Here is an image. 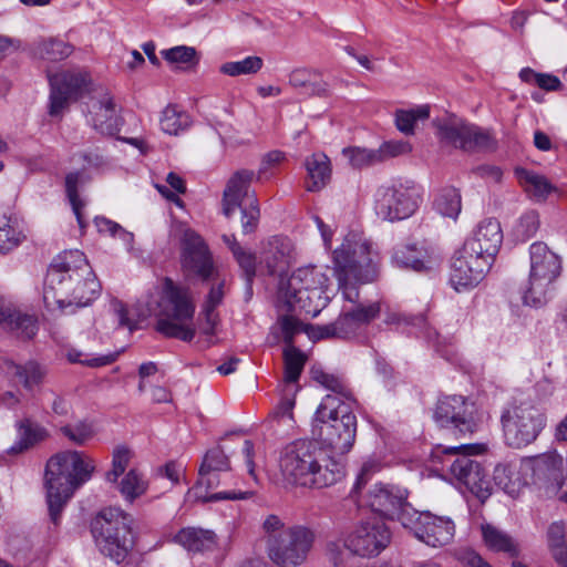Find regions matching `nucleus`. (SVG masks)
I'll return each instance as SVG.
<instances>
[{
  "label": "nucleus",
  "instance_id": "obj_1",
  "mask_svg": "<svg viewBox=\"0 0 567 567\" xmlns=\"http://www.w3.org/2000/svg\"><path fill=\"white\" fill-rule=\"evenodd\" d=\"M94 472V460L82 451H62L48 460L44 487L51 524L50 532L58 530L68 502L78 488L92 478Z\"/></svg>",
  "mask_w": 567,
  "mask_h": 567
},
{
  "label": "nucleus",
  "instance_id": "obj_2",
  "mask_svg": "<svg viewBox=\"0 0 567 567\" xmlns=\"http://www.w3.org/2000/svg\"><path fill=\"white\" fill-rule=\"evenodd\" d=\"M503 243L496 219L481 221L452 258L450 282L456 291L476 287L489 271Z\"/></svg>",
  "mask_w": 567,
  "mask_h": 567
},
{
  "label": "nucleus",
  "instance_id": "obj_3",
  "mask_svg": "<svg viewBox=\"0 0 567 567\" xmlns=\"http://www.w3.org/2000/svg\"><path fill=\"white\" fill-rule=\"evenodd\" d=\"M279 467L287 483L302 487H328L344 475L343 465L309 440L289 443L281 451Z\"/></svg>",
  "mask_w": 567,
  "mask_h": 567
},
{
  "label": "nucleus",
  "instance_id": "obj_4",
  "mask_svg": "<svg viewBox=\"0 0 567 567\" xmlns=\"http://www.w3.org/2000/svg\"><path fill=\"white\" fill-rule=\"evenodd\" d=\"M334 271L342 289L343 297L355 302L359 292L353 284L370 282L378 276L379 256L373 250L372 243L352 234L333 254Z\"/></svg>",
  "mask_w": 567,
  "mask_h": 567
},
{
  "label": "nucleus",
  "instance_id": "obj_5",
  "mask_svg": "<svg viewBox=\"0 0 567 567\" xmlns=\"http://www.w3.org/2000/svg\"><path fill=\"white\" fill-rule=\"evenodd\" d=\"M156 303V331L167 338H175L184 342L194 339L196 328L194 323L195 302L189 290L165 278Z\"/></svg>",
  "mask_w": 567,
  "mask_h": 567
},
{
  "label": "nucleus",
  "instance_id": "obj_6",
  "mask_svg": "<svg viewBox=\"0 0 567 567\" xmlns=\"http://www.w3.org/2000/svg\"><path fill=\"white\" fill-rule=\"evenodd\" d=\"M328 276L322 267L307 266L298 268L287 281L281 280L279 300L288 311L317 317L330 300Z\"/></svg>",
  "mask_w": 567,
  "mask_h": 567
},
{
  "label": "nucleus",
  "instance_id": "obj_7",
  "mask_svg": "<svg viewBox=\"0 0 567 567\" xmlns=\"http://www.w3.org/2000/svg\"><path fill=\"white\" fill-rule=\"evenodd\" d=\"M353 405L338 395H326L316 411L315 434L334 454H346L353 446L357 433Z\"/></svg>",
  "mask_w": 567,
  "mask_h": 567
},
{
  "label": "nucleus",
  "instance_id": "obj_8",
  "mask_svg": "<svg viewBox=\"0 0 567 567\" xmlns=\"http://www.w3.org/2000/svg\"><path fill=\"white\" fill-rule=\"evenodd\" d=\"M131 515L120 508L101 509L91 520V533L100 551L121 563L134 545Z\"/></svg>",
  "mask_w": 567,
  "mask_h": 567
},
{
  "label": "nucleus",
  "instance_id": "obj_9",
  "mask_svg": "<svg viewBox=\"0 0 567 567\" xmlns=\"http://www.w3.org/2000/svg\"><path fill=\"white\" fill-rule=\"evenodd\" d=\"M505 442L520 449L535 442L547 423L545 411L530 401L509 404L501 414Z\"/></svg>",
  "mask_w": 567,
  "mask_h": 567
},
{
  "label": "nucleus",
  "instance_id": "obj_10",
  "mask_svg": "<svg viewBox=\"0 0 567 567\" xmlns=\"http://www.w3.org/2000/svg\"><path fill=\"white\" fill-rule=\"evenodd\" d=\"M530 272L528 286L523 292V302L542 307L547 302L550 285L560 274L561 261L545 243H534L529 248Z\"/></svg>",
  "mask_w": 567,
  "mask_h": 567
},
{
  "label": "nucleus",
  "instance_id": "obj_11",
  "mask_svg": "<svg viewBox=\"0 0 567 567\" xmlns=\"http://www.w3.org/2000/svg\"><path fill=\"white\" fill-rule=\"evenodd\" d=\"M482 447L476 444H463L453 447L437 446L433 452V458L440 454L455 456L450 464L451 474L480 501L484 502L492 494V484L482 465L470 456L478 454Z\"/></svg>",
  "mask_w": 567,
  "mask_h": 567
},
{
  "label": "nucleus",
  "instance_id": "obj_12",
  "mask_svg": "<svg viewBox=\"0 0 567 567\" xmlns=\"http://www.w3.org/2000/svg\"><path fill=\"white\" fill-rule=\"evenodd\" d=\"M315 542L313 532L301 525L282 529L266 540L269 559L279 567H298L302 565Z\"/></svg>",
  "mask_w": 567,
  "mask_h": 567
},
{
  "label": "nucleus",
  "instance_id": "obj_13",
  "mask_svg": "<svg viewBox=\"0 0 567 567\" xmlns=\"http://www.w3.org/2000/svg\"><path fill=\"white\" fill-rule=\"evenodd\" d=\"M436 137L443 146L463 151L492 150L495 141L488 131L451 115L434 122Z\"/></svg>",
  "mask_w": 567,
  "mask_h": 567
},
{
  "label": "nucleus",
  "instance_id": "obj_14",
  "mask_svg": "<svg viewBox=\"0 0 567 567\" xmlns=\"http://www.w3.org/2000/svg\"><path fill=\"white\" fill-rule=\"evenodd\" d=\"M87 122L101 134L116 136L117 140L126 142L134 147L142 150V140L138 137L118 136L117 133L123 124L120 107L111 92L99 86L95 94L90 96L87 102Z\"/></svg>",
  "mask_w": 567,
  "mask_h": 567
},
{
  "label": "nucleus",
  "instance_id": "obj_15",
  "mask_svg": "<svg viewBox=\"0 0 567 567\" xmlns=\"http://www.w3.org/2000/svg\"><path fill=\"white\" fill-rule=\"evenodd\" d=\"M417 199V189L413 183L382 185L374 195V210L383 220H402L414 214L419 205Z\"/></svg>",
  "mask_w": 567,
  "mask_h": 567
},
{
  "label": "nucleus",
  "instance_id": "obj_16",
  "mask_svg": "<svg viewBox=\"0 0 567 567\" xmlns=\"http://www.w3.org/2000/svg\"><path fill=\"white\" fill-rule=\"evenodd\" d=\"M402 526L427 546L439 548L450 544L455 534L453 520L430 512L406 508L402 515Z\"/></svg>",
  "mask_w": 567,
  "mask_h": 567
},
{
  "label": "nucleus",
  "instance_id": "obj_17",
  "mask_svg": "<svg viewBox=\"0 0 567 567\" xmlns=\"http://www.w3.org/2000/svg\"><path fill=\"white\" fill-rule=\"evenodd\" d=\"M434 421L441 427L472 434L483 422V413L475 403L462 395H449L437 401Z\"/></svg>",
  "mask_w": 567,
  "mask_h": 567
},
{
  "label": "nucleus",
  "instance_id": "obj_18",
  "mask_svg": "<svg viewBox=\"0 0 567 567\" xmlns=\"http://www.w3.org/2000/svg\"><path fill=\"white\" fill-rule=\"evenodd\" d=\"M51 85L50 115H59L70 102L76 101L85 93L95 94V85L85 70H68L49 78Z\"/></svg>",
  "mask_w": 567,
  "mask_h": 567
},
{
  "label": "nucleus",
  "instance_id": "obj_19",
  "mask_svg": "<svg viewBox=\"0 0 567 567\" xmlns=\"http://www.w3.org/2000/svg\"><path fill=\"white\" fill-rule=\"evenodd\" d=\"M91 274L92 268L82 251L78 249L63 251L48 270L43 289L44 302H50L51 292L55 290L56 286H61L62 293L66 292L74 278Z\"/></svg>",
  "mask_w": 567,
  "mask_h": 567
},
{
  "label": "nucleus",
  "instance_id": "obj_20",
  "mask_svg": "<svg viewBox=\"0 0 567 567\" xmlns=\"http://www.w3.org/2000/svg\"><path fill=\"white\" fill-rule=\"evenodd\" d=\"M391 540L385 523L373 518L363 522L349 536V547L360 557L377 556Z\"/></svg>",
  "mask_w": 567,
  "mask_h": 567
},
{
  "label": "nucleus",
  "instance_id": "obj_21",
  "mask_svg": "<svg viewBox=\"0 0 567 567\" xmlns=\"http://www.w3.org/2000/svg\"><path fill=\"white\" fill-rule=\"evenodd\" d=\"M534 476L547 497L557 496L567 504V491L558 494L567 478V462L557 453H547L535 460Z\"/></svg>",
  "mask_w": 567,
  "mask_h": 567
},
{
  "label": "nucleus",
  "instance_id": "obj_22",
  "mask_svg": "<svg viewBox=\"0 0 567 567\" xmlns=\"http://www.w3.org/2000/svg\"><path fill=\"white\" fill-rule=\"evenodd\" d=\"M182 246L183 267L203 279H208L214 267L212 255L204 239L196 231L186 229L183 235Z\"/></svg>",
  "mask_w": 567,
  "mask_h": 567
},
{
  "label": "nucleus",
  "instance_id": "obj_23",
  "mask_svg": "<svg viewBox=\"0 0 567 567\" xmlns=\"http://www.w3.org/2000/svg\"><path fill=\"white\" fill-rule=\"evenodd\" d=\"M368 504L372 512L391 519H398L401 524L405 509L413 508L406 503V495L403 491L384 484H375L369 491Z\"/></svg>",
  "mask_w": 567,
  "mask_h": 567
},
{
  "label": "nucleus",
  "instance_id": "obj_24",
  "mask_svg": "<svg viewBox=\"0 0 567 567\" xmlns=\"http://www.w3.org/2000/svg\"><path fill=\"white\" fill-rule=\"evenodd\" d=\"M101 285L92 271L91 275H83L74 278L66 292H61V286H56L55 290L51 292L50 302L62 306L65 301L63 297H70L69 303H75L80 307L90 305L100 293Z\"/></svg>",
  "mask_w": 567,
  "mask_h": 567
},
{
  "label": "nucleus",
  "instance_id": "obj_25",
  "mask_svg": "<svg viewBox=\"0 0 567 567\" xmlns=\"http://www.w3.org/2000/svg\"><path fill=\"white\" fill-rule=\"evenodd\" d=\"M255 178L257 176L254 171L239 169L228 179L223 196V212L226 217H230L238 207L241 208L245 198L249 202V188Z\"/></svg>",
  "mask_w": 567,
  "mask_h": 567
},
{
  "label": "nucleus",
  "instance_id": "obj_26",
  "mask_svg": "<svg viewBox=\"0 0 567 567\" xmlns=\"http://www.w3.org/2000/svg\"><path fill=\"white\" fill-rule=\"evenodd\" d=\"M291 244L287 238L272 237L262 249L260 264L265 265L269 275H281L290 262Z\"/></svg>",
  "mask_w": 567,
  "mask_h": 567
},
{
  "label": "nucleus",
  "instance_id": "obj_27",
  "mask_svg": "<svg viewBox=\"0 0 567 567\" xmlns=\"http://www.w3.org/2000/svg\"><path fill=\"white\" fill-rule=\"evenodd\" d=\"M305 167L307 171V190L319 192L330 181L331 168L330 161L327 155L322 153H316L308 156L305 161Z\"/></svg>",
  "mask_w": 567,
  "mask_h": 567
},
{
  "label": "nucleus",
  "instance_id": "obj_28",
  "mask_svg": "<svg viewBox=\"0 0 567 567\" xmlns=\"http://www.w3.org/2000/svg\"><path fill=\"white\" fill-rule=\"evenodd\" d=\"M175 539L188 551L194 553L213 550L217 545L214 532L195 527L183 528Z\"/></svg>",
  "mask_w": 567,
  "mask_h": 567
},
{
  "label": "nucleus",
  "instance_id": "obj_29",
  "mask_svg": "<svg viewBox=\"0 0 567 567\" xmlns=\"http://www.w3.org/2000/svg\"><path fill=\"white\" fill-rule=\"evenodd\" d=\"M515 174L528 196L537 202L545 200L550 193L556 190V187L544 175L525 168H516Z\"/></svg>",
  "mask_w": 567,
  "mask_h": 567
},
{
  "label": "nucleus",
  "instance_id": "obj_30",
  "mask_svg": "<svg viewBox=\"0 0 567 567\" xmlns=\"http://www.w3.org/2000/svg\"><path fill=\"white\" fill-rule=\"evenodd\" d=\"M0 324L17 332L18 337L24 340L32 339L38 331L37 318L20 311L9 312L0 308Z\"/></svg>",
  "mask_w": 567,
  "mask_h": 567
},
{
  "label": "nucleus",
  "instance_id": "obj_31",
  "mask_svg": "<svg viewBox=\"0 0 567 567\" xmlns=\"http://www.w3.org/2000/svg\"><path fill=\"white\" fill-rule=\"evenodd\" d=\"M48 437V431L45 427L41 426L38 423L32 422L29 419H25L19 423L18 426V440L10 447V453L18 454L22 453L39 442L44 441Z\"/></svg>",
  "mask_w": 567,
  "mask_h": 567
},
{
  "label": "nucleus",
  "instance_id": "obj_32",
  "mask_svg": "<svg viewBox=\"0 0 567 567\" xmlns=\"http://www.w3.org/2000/svg\"><path fill=\"white\" fill-rule=\"evenodd\" d=\"M161 130L169 135H178L192 125L190 115L176 104H168L161 113Z\"/></svg>",
  "mask_w": 567,
  "mask_h": 567
},
{
  "label": "nucleus",
  "instance_id": "obj_33",
  "mask_svg": "<svg viewBox=\"0 0 567 567\" xmlns=\"http://www.w3.org/2000/svg\"><path fill=\"white\" fill-rule=\"evenodd\" d=\"M482 534L491 550L505 553L511 557L519 555L518 544L507 533L487 524L482 526Z\"/></svg>",
  "mask_w": 567,
  "mask_h": 567
},
{
  "label": "nucleus",
  "instance_id": "obj_34",
  "mask_svg": "<svg viewBox=\"0 0 567 567\" xmlns=\"http://www.w3.org/2000/svg\"><path fill=\"white\" fill-rule=\"evenodd\" d=\"M433 207L441 216L455 220L462 209L458 189L455 187L442 188L434 198Z\"/></svg>",
  "mask_w": 567,
  "mask_h": 567
},
{
  "label": "nucleus",
  "instance_id": "obj_35",
  "mask_svg": "<svg viewBox=\"0 0 567 567\" xmlns=\"http://www.w3.org/2000/svg\"><path fill=\"white\" fill-rule=\"evenodd\" d=\"M285 359V384L289 390L295 391V386L306 363V355L295 346L286 347L284 350Z\"/></svg>",
  "mask_w": 567,
  "mask_h": 567
},
{
  "label": "nucleus",
  "instance_id": "obj_36",
  "mask_svg": "<svg viewBox=\"0 0 567 567\" xmlns=\"http://www.w3.org/2000/svg\"><path fill=\"white\" fill-rule=\"evenodd\" d=\"M358 329L355 318L349 311L340 316L333 323L318 327V338L346 339L354 334Z\"/></svg>",
  "mask_w": 567,
  "mask_h": 567
},
{
  "label": "nucleus",
  "instance_id": "obj_37",
  "mask_svg": "<svg viewBox=\"0 0 567 567\" xmlns=\"http://www.w3.org/2000/svg\"><path fill=\"white\" fill-rule=\"evenodd\" d=\"M358 556L348 544V537L327 543L326 557L332 567H352Z\"/></svg>",
  "mask_w": 567,
  "mask_h": 567
},
{
  "label": "nucleus",
  "instance_id": "obj_38",
  "mask_svg": "<svg viewBox=\"0 0 567 567\" xmlns=\"http://www.w3.org/2000/svg\"><path fill=\"white\" fill-rule=\"evenodd\" d=\"M24 238L16 220L6 215L0 217V254L4 255L13 250Z\"/></svg>",
  "mask_w": 567,
  "mask_h": 567
},
{
  "label": "nucleus",
  "instance_id": "obj_39",
  "mask_svg": "<svg viewBox=\"0 0 567 567\" xmlns=\"http://www.w3.org/2000/svg\"><path fill=\"white\" fill-rule=\"evenodd\" d=\"M311 377L313 381L332 392L329 395H338L343 401H352V404L355 403L343 380L338 375L328 373L320 368H313L311 370Z\"/></svg>",
  "mask_w": 567,
  "mask_h": 567
},
{
  "label": "nucleus",
  "instance_id": "obj_40",
  "mask_svg": "<svg viewBox=\"0 0 567 567\" xmlns=\"http://www.w3.org/2000/svg\"><path fill=\"white\" fill-rule=\"evenodd\" d=\"M72 53V47L58 39H48L38 42L34 47V54L44 60L59 61Z\"/></svg>",
  "mask_w": 567,
  "mask_h": 567
},
{
  "label": "nucleus",
  "instance_id": "obj_41",
  "mask_svg": "<svg viewBox=\"0 0 567 567\" xmlns=\"http://www.w3.org/2000/svg\"><path fill=\"white\" fill-rule=\"evenodd\" d=\"M392 261L399 268L421 271L424 268L423 251L415 246H402L394 250Z\"/></svg>",
  "mask_w": 567,
  "mask_h": 567
},
{
  "label": "nucleus",
  "instance_id": "obj_42",
  "mask_svg": "<svg viewBox=\"0 0 567 567\" xmlns=\"http://www.w3.org/2000/svg\"><path fill=\"white\" fill-rule=\"evenodd\" d=\"M430 115L427 105H422L412 110H398L395 112L396 128L405 135L414 134V124L419 120H425Z\"/></svg>",
  "mask_w": 567,
  "mask_h": 567
},
{
  "label": "nucleus",
  "instance_id": "obj_43",
  "mask_svg": "<svg viewBox=\"0 0 567 567\" xmlns=\"http://www.w3.org/2000/svg\"><path fill=\"white\" fill-rule=\"evenodd\" d=\"M13 374L20 379L27 390L40 385L47 371L37 362H28L24 365L12 364Z\"/></svg>",
  "mask_w": 567,
  "mask_h": 567
},
{
  "label": "nucleus",
  "instance_id": "obj_44",
  "mask_svg": "<svg viewBox=\"0 0 567 567\" xmlns=\"http://www.w3.org/2000/svg\"><path fill=\"white\" fill-rule=\"evenodd\" d=\"M262 65V59L252 55L240 61H230L221 64L220 72L229 76L256 74L261 70Z\"/></svg>",
  "mask_w": 567,
  "mask_h": 567
},
{
  "label": "nucleus",
  "instance_id": "obj_45",
  "mask_svg": "<svg viewBox=\"0 0 567 567\" xmlns=\"http://www.w3.org/2000/svg\"><path fill=\"white\" fill-rule=\"evenodd\" d=\"M343 157L353 168H363L379 164L377 150L350 146L342 150Z\"/></svg>",
  "mask_w": 567,
  "mask_h": 567
},
{
  "label": "nucleus",
  "instance_id": "obj_46",
  "mask_svg": "<svg viewBox=\"0 0 567 567\" xmlns=\"http://www.w3.org/2000/svg\"><path fill=\"white\" fill-rule=\"evenodd\" d=\"M166 183L168 186L161 184H154V186L163 197L183 209L185 205L184 202L179 198L178 194H184L186 192L184 179L179 175L172 172L167 175Z\"/></svg>",
  "mask_w": 567,
  "mask_h": 567
},
{
  "label": "nucleus",
  "instance_id": "obj_47",
  "mask_svg": "<svg viewBox=\"0 0 567 567\" xmlns=\"http://www.w3.org/2000/svg\"><path fill=\"white\" fill-rule=\"evenodd\" d=\"M229 468L228 457L225 452L219 447L209 450L200 465L202 482H208L210 477L206 476L210 471H226Z\"/></svg>",
  "mask_w": 567,
  "mask_h": 567
},
{
  "label": "nucleus",
  "instance_id": "obj_48",
  "mask_svg": "<svg viewBox=\"0 0 567 567\" xmlns=\"http://www.w3.org/2000/svg\"><path fill=\"white\" fill-rule=\"evenodd\" d=\"M82 174L79 172H73L66 175L65 177V192L69 198V202L72 206L73 213L76 216L78 223L81 228L84 227V220L81 213V209L83 208L84 204L80 199L78 194V186L81 183Z\"/></svg>",
  "mask_w": 567,
  "mask_h": 567
},
{
  "label": "nucleus",
  "instance_id": "obj_49",
  "mask_svg": "<svg viewBox=\"0 0 567 567\" xmlns=\"http://www.w3.org/2000/svg\"><path fill=\"white\" fill-rule=\"evenodd\" d=\"M183 465L175 461H169L165 465L156 467L147 483H144V493L152 489V485L158 478L166 477L173 485L179 483L181 475L184 474Z\"/></svg>",
  "mask_w": 567,
  "mask_h": 567
},
{
  "label": "nucleus",
  "instance_id": "obj_50",
  "mask_svg": "<svg viewBox=\"0 0 567 567\" xmlns=\"http://www.w3.org/2000/svg\"><path fill=\"white\" fill-rule=\"evenodd\" d=\"M131 458V450L125 445H117L112 453V468L105 474L106 481L109 483H116L127 467Z\"/></svg>",
  "mask_w": 567,
  "mask_h": 567
},
{
  "label": "nucleus",
  "instance_id": "obj_51",
  "mask_svg": "<svg viewBox=\"0 0 567 567\" xmlns=\"http://www.w3.org/2000/svg\"><path fill=\"white\" fill-rule=\"evenodd\" d=\"M61 432L76 445H84L94 435L92 424L84 421L66 424L61 427Z\"/></svg>",
  "mask_w": 567,
  "mask_h": 567
},
{
  "label": "nucleus",
  "instance_id": "obj_52",
  "mask_svg": "<svg viewBox=\"0 0 567 567\" xmlns=\"http://www.w3.org/2000/svg\"><path fill=\"white\" fill-rule=\"evenodd\" d=\"M94 224L100 234L118 237L127 246V249L131 248L133 234L123 229L121 225L105 217H95Z\"/></svg>",
  "mask_w": 567,
  "mask_h": 567
},
{
  "label": "nucleus",
  "instance_id": "obj_53",
  "mask_svg": "<svg viewBox=\"0 0 567 567\" xmlns=\"http://www.w3.org/2000/svg\"><path fill=\"white\" fill-rule=\"evenodd\" d=\"M112 308L118 318V322L122 327L128 328V330H135L138 328V320L141 312L138 308H128L120 300L112 301Z\"/></svg>",
  "mask_w": 567,
  "mask_h": 567
},
{
  "label": "nucleus",
  "instance_id": "obj_54",
  "mask_svg": "<svg viewBox=\"0 0 567 567\" xmlns=\"http://www.w3.org/2000/svg\"><path fill=\"white\" fill-rule=\"evenodd\" d=\"M260 217L258 200L251 195L249 203L241 208V228L244 234H251L256 230Z\"/></svg>",
  "mask_w": 567,
  "mask_h": 567
},
{
  "label": "nucleus",
  "instance_id": "obj_55",
  "mask_svg": "<svg viewBox=\"0 0 567 567\" xmlns=\"http://www.w3.org/2000/svg\"><path fill=\"white\" fill-rule=\"evenodd\" d=\"M120 492L127 502H133L142 494L141 478L136 468H132L123 477L120 483Z\"/></svg>",
  "mask_w": 567,
  "mask_h": 567
},
{
  "label": "nucleus",
  "instance_id": "obj_56",
  "mask_svg": "<svg viewBox=\"0 0 567 567\" xmlns=\"http://www.w3.org/2000/svg\"><path fill=\"white\" fill-rule=\"evenodd\" d=\"M412 150L409 142L405 141H389L384 142L377 148V154L379 155V163L385 162L392 157H396L399 155L408 154Z\"/></svg>",
  "mask_w": 567,
  "mask_h": 567
},
{
  "label": "nucleus",
  "instance_id": "obj_57",
  "mask_svg": "<svg viewBox=\"0 0 567 567\" xmlns=\"http://www.w3.org/2000/svg\"><path fill=\"white\" fill-rule=\"evenodd\" d=\"M538 227H539L538 214L536 212L532 210V212H527L526 214H524L520 217V219L515 228V231H516V235L518 238H520L522 240H527L536 234V231L538 230Z\"/></svg>",
  "mask_w": 567,
  "mask_h": 567
},
{
  "label": "nucleus",
  "instance_id": "obj_58",
  "mask_svg": "<svg viewBox=\"0 0 567 567\" xmlns=\"http://www.w3.org/2000/svg\"><path fill=\"white\" fill-rule=\"evenodd\" d=\"M165 60L173 64H190L195 61L196 50L192 47L178 45L168 50H164Z\"/></svg>",
  "mask_w": 567,
  "mask_h": 567
},
{
  "label": "nucleus",
  "instance_id": "obj_59",
  "mask_svg": "<svg viewBox=\"0 0 567 567\" xmlns=\"http://www.w3.org/2000/svg\"><path fill=\"white\" fill-rule=\"evenodd\" d=\"M279 323L284 334V341L287 347L293 346V337L306 330V326L293 316H282Z\"/></svg>",
  "mask_w": 567,
  "mask_h": 567
},
{
  "label": "nucleus",
  "instance_id": "obj_60",
  "mask_svg": "<svg viewBox=\"0 0 567 567\" xmlns=\"http://www.w3.org/2000/svg\"><path fill=\"white\" fill-rule=\"evenodd\" d=\"M236 252L233 254L236 261L238 262L239 267L243 269L247 284L250 286L252 278L256 274V258L255 255L250 251L245 250L241 248H236Z\"/></svg>",
  "mask_w": 567,
  "mask_h": 567
},
{
  "label": "nucleus",
  "instance_id": "obj_61",
  "mask_svg": "<svg viewBox=\"0 0 567 567\" xmlns=\"http://www.w3.org/2000/svg\"><path fill=\"white\" fill-rule=\"evenodd\" d=\"M81 355H82V353L75 349L68 350V352H66V358L70 362L82 363V364H86L89 367H103V365L112 363L116 358L115 354H109V355L96 357V358H92L91 360L83 361V360H81Z\"/></svg>",
  "mask_w": 567,
  "mask_h": 567
},
{
  "label": "nucleus",
  "instance_id": "obj_62",
  "mask_svg": "<svg viewBox=\"0 0 567 567\" xmlns=\"http://www.w3.org/2000/svg\"><path fill=\"white\" fill-rule=\"evenodd\" d=\"M549 547L567 545L566 542V524L561 520L550 524L547 530Z\"/></svg>",
  "mask_w": 567,
  "mask_h": 567
},
{
  "label": "nucleus",
  "instance_id": "obj_63",
  "mask_svg": "<svg viewBox=\"0 0 567 567\" xmlns=\"http://www.w3.org/2000/svg\"><path fill=\"white\" fill-rule=\"evenodd\" d=\"M286 159V155L284 152L275 150L267 154H265L261 158L260 167L258 174H256L257 178H261L267 172L281 164Z\"/></svg>",
  "mask_w": 567,
  "mask_h": 567
},
{
  "label": "nucleus",
  "instance_id": "obj_64",
  "mask_svg": "<svg viewBox=\"0 0 567 567\" xmlns=\"http://www.w3.org/2000/svg\"><path fill=\"white\" fill-rule=\"evenodd\" d=\"M380 306L379 303H371L367 307L359 306L354 310L350 311V313L355 318L358 326L368 323L374 318L379 316Z\"/></svg>",
  "mask_w": 567,
  "mask_h": 567
}]
</instances>
